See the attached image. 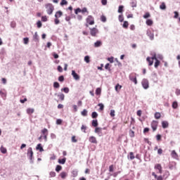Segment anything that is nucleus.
<instances>
[{"instance_id":"obj_1","label":"nucleus","mask_w":180,"mask_h":180,"mask_svg":"<svg viewBox=\"0 0 180 180\" xmlns=\"http://www.w3.org/2000/svg\"><path fill=\"white\" fill-rule=\"evenodd\" d=\"M27 157L29 158L30 164H33V149L32 148V147H30L27 149Z\"/></svg>"},{"instance_id":"obj_2","label":"nucleus","mask_w":180,"mask_h":180,"mask_svg":"<svg viewBox=\"0 0 180 180\" xmlns=\"http://www.w3.org/2000/svg\"><path fill=\"white\" fill-rule=\"evenodd\" d=\"M45 8L46 9V13L48 15H52L54 11V6L51 4H46L45 5Z\"/></svg>"},{"instance_id":"obj_3","label":"nucleus","mask_w":180,"mask_h":180,"mask_svg":"<svg viewBox=\"0 0 180 180\" xmlns=\"http://www.w3.org/2000/svg\"><path fill=\"white\" fill-rule=\"evenodd\" d=\"M141 85L143 89H148V88H150V83L148 82V79H142Z\"/></svg>"},{"instance_id":"obj_4","label":"nucleus","mask_w":180,"mask_h":180,"mask_svg":"<svg viewBox=\"0 0 180 180\" xmlns=\"http://www.w3.org/2000/svg\"><path fill=\"white\" fill-rule=\"evenodd\" d=\"M129 78L131 81V82H134L135 85H137V77H136L135 74L129 75Z\"/></svg>"},{"instance_id":"obj_5","label":"nucleus","mask_w":180,"mask_h":180,"mask_svg":"<svg viewBox=\"0 0 180 180\" xmlns=\"http://www.w3.org/2000/svg\"><path fill=\"white\" fill-rule=\"evenodd\" d=\"M86 23L89 25H94L95 20H94V17L92 15H88L87 18L86 19Z\"/></svg>"},{"instance_id":"obj_6","label":"nucleus","mask_w":180,"mask_h":180,"mask_svg":"<svg viewBox=\"0 0 180 180\" xmlns=\"http://www.w3.org/2000/svg\"><path fill=\"white\" fill-rule=\"evenodd\" d=\"M158 127V122L153 120L151 122V128L153 130V131H155V130H157V128Z\"/></svg>"},{"instance_id":"obj_7","label":"nucleus","mask_w":180,"mask_h":180,"mask_svg":"<svg viewBox=\"0 0 180 180\" xmlns=\"http://www.w3.org/2000/svg\"><path fill=\"white\" fill-rule=\"evenodd\" d=\"M95 133L99 136V137H102L103 136V133H102V128L101 127H96Z\"/></svg>"},{"instance_id":"obj_8","label":"nucleus","mask_w":180,"mask_h":180,"mask_svg":"<svg viewBox=\"0 0 180 180\" xmlns=\"http://www.w3.org/2000/svg\"><path fill=\"white\" fill-rule=\"evenodd\" d=\"M98 30L96 29V27H93L90 29V34L95 37L96 36V34L98 33Z\"/></svg>"},{"instance_id":"obj_9","label":"nucleus","mask_w":180,"mask_h":180,"mask_svg":"<svg viewBox=\"0 0 180 180\" xmlns=\"http://www.w3.org/2000/svg\"><path fill=\"white\" fill-rule=\"evenodd\" d=\"M146 34L149 37L150 40H154V33L151 32V30H148L146 31Z\"/></svg>"},{"instance_id":"obj_10","label":"nucleus","mask_w":180,"mask_h":180,"mask_svg":"<svg viewBox=\"0 0 180 180\" xmlns=\"http://www.w3.org/2000/svg\"><path fill=\"white\" fill-rule=\"evenodd\" d=\"M89 141L93 144H98V141H96V138L94 136H91L89 138Z\"/></svg>"},{"instance_id":"obj_11","label":"nucleus","mask_w":180,"mask_h":180,"mask_svg":"<svg viewBox=\"0 0 180 180\" xmlns=\"http://www.w3.org/2000/svg\"><path fill=\"white\" fill-rule=\"evenodd\" d=\"M72 75L74 79H75L76 81L79 80V75H78V74H77V72H75V70H72Z\"/></svg>"},{"instance_id":"obj_12","label":"nucleus","mask_w":180,"mask_h":180,"mask_svg":"<svg viewBox=\"0 0 180 180\" xmlns=\"http://www.w3.org/2000/svg\"><path fill=\"white\" fill-rule=\"evenodd\" d=\"M155 169H158L159 171V174H162V167L160 164H157L155 166Z\"/></svg>"},{"instance_id":"obj_13","label":"nucleus","mask_w":180,"mask_h":180,"mask_svg":"<svg viewBox=\"0 0 180 180\" xmlns=\"http://www.w3.org/2000/svg\"><path fill=\"white\" fill-rule=\"evenodd\" d=\"M172 158H174V160H178V153L175 150H172L171 153Z\"/></svg>"},{"instance_id":"obj_14","label":"nucleus","mask_w":180,"mask_h":180,"mask_svg":"<svg viewBox=\"0 0 180 180\" xmlns=\"http://www.w3.org/2000/svg\"><path fill=\"white\" fill-rule=\"evenodd\" d=\"M169 126V124L167 122V121H162V129H167V127Z\"/></svg>"},{"instance_id":"obj_15","label":"nucleus","mask_w":180,"mask_h":180,"mask_svg":"<svg viewBox=\"0 0 180 180\" xmlns=\"http://www.w3.org/2000/svg\"><path fill=\"white\" fill-rule=\"evenodd\" d=\"M55 96H58V98H59V99H60V101H64V98H65L64 94L60 93V94H58L57 93H56Z\"/></svg>"},{"instance_id":"obj_16","label":"nucleus","mask_w":180,"mask_h":180,"mask_svg":"<svg viewBox=\"0 0 180 180\" xmlns=\"http://www.w3.org/2000/svg\"><path fill=\"white\" fill-rule=\"evenodd\" d=\"M68 175V174H67V172H62L60 174V178H62V179H65V178H67Z\"/></svg>"},{"instance_id":"obj_17","label":"nucleus","mask_w":180,"mask_h":180,"mask_svg":"<svg viewBox=\"0 0 180 180\" xmlns=\"http://www.w3.org/2000/svg\"><path fill=\"white\" fill-rule=\"evenodd\" d=\"M146 61H148V65H150V66H151V65H153V64H154V60L150 57H148L146 58Z\"/></svg>"},{"instance_id":"obj_18","label":"nucleus","mask_w":180,"mask_h":180,"mask_svg":"<svg viewBox=\"0 0 180 180\" xmlns=\"http://www.w3.org/2000/svg\"><path fill=\"white\" fill-rule=\"evenodd\" d=\"M61 16H63V12L61 11H57L55 14L56 18H61Z\"/></svg>"},{"instance_id":"obj_19","label":"nucleus","mask_w":180,"mask_h":180,"mask_svg":"<svg viewBox=\"0 0 180 180\" xmlns=\"http://www.w3.org/2000/svg\"><path fill=\"white\" fill-rule=\"evenodd\" d=\"M33 40H34V41H35V42L39 41V34H37V32H36L34 33V34L33 35Z\"/></svg>"},{"instance_id":"obj_20","label":"nucleus","mask_w":180,"mask_h":180,"mask_svg":"<svg viewBox=\"0 0 180 180\" xmlns=\"http://www.w3.org/2000/svg\"><path fill=\"white\" fill-rule=\"evenodd\" d=\"M36 149L39 150L40 151V153H42V151H44V149H43V147L41 146V143H39L37 146Z\"/></svg>"},{"instance_id":"obj_21","label":"nucleus","mask_w":180,"mask_h":180,"mask_svg":"<svg viewBox=\"0 0 180 180\" xmlns=\"http://www.w3.org/2000/svg\"><path fill=\"white\" fill-rule=\"evenodd\" d=\"M115 89L116 91V92H120V89H122V85L117 84H116V86H115Z\"/></svg>"},{"instance_id":"obj_22","label":"nucleus","mask_w":180,"mask_h":180,"mask_svg":"<svg viewBox=\"0 0 180 180\" xmlns=\"http://www.w3.org/2000/svg\"><path fill=\"white\" fill-rule=\"evenodd\" d=\"M72 176H73V178L78 176V171L77 169L72 171Z\"/></svg>"},{"instance_id":"obj_23","label":"nucleus","mask_w":180,"mask_h":180,"mask_svg":"<svg viewBox=\"0 0 180 180\" xmlns=\"http://www.w3.org/2000/svg\"><path fill=\"white\" fill-rule=\"evenodd\" d=\"M66 161H67V158H63V159H59L58 160V163L62 164V165H64V164H65Z\"/></svg>"},{"instance_id":"obj_24","label":"nucleus","mask_w":180,"mask_h":180,"mask_svg":"<svg viewBox=\"0 0 180 180\" xmlns=\"http://www.w3.org/2000/svg\"><path fill=\"white\" fill-rule=\"evenodd\" d=\"M101 46H102V42L99 40L96 41L95 43H94V47H101Z\"/></svg>"},{"instance_id":"obj_25","label":"nucleus","mask_w":180,"mask_h":180,"mask_svg":"<svg viewBox=\"0 0 180 180\" xmlns=\"http://www.w3.org/2000/svg\"><path fill=\"white\" fill-rule=\"evenodd\" d=\"M43 136L49 135V130L46 128H44L41 131Z\"/></svg>"},{"instance_id":"obj_26","label":"nucleus","mask_w":180,"mask_h":180,"mask_svg":"<svg viewBox=\"0 0 180 180\" xmlns=\"http://www.w3.org/2000/svg\"><path fill=\"white\" fill-rule=\"evenodd\" d=\"M81 115L82 116H84V117L88 116V110H86V109H84L82 112H81Z\"/></svg>"},{"instance_id":"obj_27","label":"nucleus","mask_w":180,"mask_h":180,"mask_svg":"<svg viewBox=\"0 0 180 180\" xmlns=\"http://www.w3.org/2000/svg\"><path fill=\"white\" fill-rule=\"evenodd\" d=\"M27 113L28 115H32V114L34 113V108H27Z\"/></svg>"},{"instance_id":"obj_28","label":"nucleus","mask_w":180,"mask_h":180,"mask_svg":"<svg viewBox=\"0 0 180 180\" xmlns=\"http://www.w3.org/2000/svg\"><path fill=\"white\" fill-rule=\"evenodd\" d=\"M91 124L94 127H98V120H93Z\"/></svg>"},{"instance_id":"obj_29","label":"nucleus","mask_w":180,"mask_h":180,"mask_svg":"<svg viewBox=\"0 0 180 180\" xmlns=\"http://www.w3.org/2000/svg\"><path fill=\"white\" fill-rule=\"evenodd\" d=\"M160 9H162V11H165L167 9V6L165 5V3L162 2L161 5L160 6Z\"/></svg>"},{"instance_id":"obj_30","label":"nucleus","mask_w":180,"mask_h":180,"mask_svg":"<svg viewBox=\"0 0 180 180\" xmlns=\"http://www.w3.org/2000/svg\"><path fill=\"white\" fill-rule=\"evenodd\" d=\"M122 27H124V29H127L129 27V22L124 21V23L122 25Z\"/></svg>"},{"instance_id":"obj_31","label":"nucleus","mask_w":180,"mask_h":180,"mask_svg":"<svg viewBox=\"0 0 180 180\" xmlns=\"http://www.w3.org/2000/svg\"><path fill=\"white\" fill-rule=\"evenodd\" d=\"M60 5V6H64V5H68V1H67V0H61Z\"/></svg>"},{"instance_id":"obj_32","label":"nucleus","mask_w":180,"mask_h":180,"mask_svg":"<svg viewBox=\"0 0 180 180\" xmlns=\"http://www.w3.org/2000/svg\"><path fill=\"white\" fill-rule=\"evenodd\" d=\"M91 117H92V119H96V117H98V112H93L92 113H91Z\"/></svg>"},{"instance_id":"obj_33","label":"nucleus","mask_w":180,"mask_h":180,"mask_svg":"<svg viewBox=\"0 0 180 180\" xmlns=\"http://www.w3.org/2000/svg\"><path fill=\"white\" fill-rule=\"evenodd\" d=\"M123 8H124V6H120L118 8V13H123Z\"/></svg>"},{"instance_id":"obj_34","label":"nucleus","mask_w":180,"mask_h":180,"mask_svg":"<svg viewBox=\"0 0 180 180\" xmlns=\"http://www.w3.org/2000/svg\"><path fill=\"white\" fill-rule=\"evenodd\" d=\"M119 22H123L124 20V17H123V14H121L118 16Z\"/></svg>"},{"instance_id":"obj_35","label":"nucleus","mask_w":180,"mask_h":180,"mask_svg":"<svg viewBox=\"0 0 180 180\" xmlns=\"http://www.w3.org/2000/svg\"><path fill=\"white\" fill-rule=\"evenodd\" d=\"M102 89L101 88H97L96 89V95H101Z\"/></svg>"},{"instance_id":"obj_36","label":"nucleus","mask_w":180,"mask_h":180,"mask_svg":"<svg viewBox=\"0 0 180 180\" xmlns=\"http://www.w3.org/2000/svg\"><path fill=\"white\" fill-rule=\"evenodd\" d=\"M84 61H85V63H86L87 64H89V63H90V60H89V56H86L85 57H84Z\"/></svg>"},{"instance_id":"obj_37","label":"nucleus","mask_w":180,"mask_h":180,"mask_svg":"<svg viewBox=\"0 0 180 180\" xmlns=\"http://www.w3.org/2000/svg\"><path fill=\"white\" fill-rule=\"evenodd\" d=\"M61 91H63V92H65V94H68V92H70V89L68 87H65V88L62 89Z\"/></svg>"},{"instance_id":"obj_38","label":"nucleus","mask_w":180,"mask_h":180,"mask_svg":"<svg viewBox=\"0 0 180 180\" xmlns=\"http://www.w3.org/2000/svg\"><path fill=\"white\" fill-rule=\"evenodd\" d=\"M158 65H160V60H158V59H156L154 65L155 68H158Z\"/></svg>"},{"instance_id":"obj_39","label":"nucleus","mask_w":180,"mask_h":180,"mask_svg":"<svg viewBox=\"0 0 180 180\" xmlns=\"http://www.w3.org/2000/svg\"><path fill=\"white\" fill-rule=\"evenodd\" d=\"M56 177V172H51L49 173V178H54Z\"/></svg>"},{"instance_id":"obj_40","label":"nucleus","mask_w":180,"mask_h":180,"mask_svg":"<svg viewBox=\"0 0 180 180\" xmlns=\"http://www.w3.org/2000/svg\"><path fill=\"white\" fill-rule=\"evenodd\" d=\"M172 108L173 109H176V108H178V102L174 101L172 103Z\"/></svg>"},{"instance_id":"obj_41","label":"nucleus","mask_w":180,"mask_h":180,"mask_svg":"<svg viewBox=\"0 0 180 180\" xmlns=\"http://www.w3.org/2000/svg\"><path fill=\"white\" fill-rule=\"evenodd\" d=\"M60 169H63V167H61V165H57L56 167V172H60Z\"/></svg>"},{"instance_id":"obj_42","label":"nucleus","mask_w":180,"mask_h":180,"mask_svg":"<svg viewBox=\"0 0 180 180\" xmlns=\"http://www.w3.org/2000/svg\"><path fill=\"white\" fill-rule=\"evenodd\" d=\"M0 150L2 154H6V148H4L3 146L1 147Z\"/></svg>"},{"instance_id":"obj_43","label":"nucleus","mask_w":180,"mask_h":180,"mask_svg":"<svg viewBox=\"0 0 180 180\" xmlns=\"http://www.w3.org/2000/svg\"><path fill=\"white\" fill-rule=\"evenodd\" d=\"M146 25H147L148 26H151V25H153V21H152L151 20H150V19H148V20H146Z\"/></svg>"},{"instance_id":"obj_44","label":"nucleus","mask_w":180,"mask_h":180,"mask_svg":"<svg viewBox=\"0 0 180 180\" xmlns=\"http://www.w3.org/2000/svg\"><path fill=\"white\" fill-rule=\"evenodd\" d=\"M129 157V160H134V154L133 153V152L129 153V156H128V158Z\"/></svg>"},{"instance_id":"obj_45","label":"nucleus","mask_w":180,"mask_h":180,"mask_svg":"<svg viewBox=\"0 0 180 180\" xmlns=\"http://www.w3.org/2000/svg\"><path fill=\"white\" fill-rule=\"evenodd\" d=\"M53 88H60V84L57 82H53Z\"/></svg>"},{"instance_id":"obj_46","label":"nucleus","mask_w":180,"mask_h":180,"mask_svg":"<svg viewBox=\"0 0 180 180\" xmlns=\"http://www.w3.org/2000/svg\"><path fill=\"white\" fill-rule=\"evenodd\" d=\"M81 130H82V131H83L84 133H86V126H85V125H82Z\"/></svg>"},{"instance_id":"obj_47","label":"nucleus","mask_w":180,"mask_h":180,"mask_svg":"<svg viewBox=\"0 0 180 180\" xmlns=\"http://www.w3.org/2000/svg\"><path fill=\"white\" fill-rule=\"evenodd\" d=\"M155 117L156 119H160V118L161 117V113H160V112H155Z\"/></svg>"},{"instance_id":"obj_48","label":"nucleus","mask_w":180,"mask_h":180,"mask_svg":"<svg viewBox=\"0 0 180 180\" xmlns=\"http://www.w3.org/2000/svg\"><path fill=\"white\" fill-rule=\"evenodd\" d=\"M81 13H88V9L86 8V7H84L82 10H81Z\"/></svg>"},{"instance_id":"obj_49","label":"nucleus","mask_w":180,"mask_h":180,"mask_svg":"<svg viewBox=\"0 0 180 180\" xmlns=\"http://www.w3.org/2000/svg\"><path fill=\"white\" fill-rule=\"evenodd\" d=\"M98 106L100 107L99 110H103L105 105L103 103H98Z\"/></svg>"},{"instance_id":"obj_50","label":"nucleus","mask_w":180,"mask_h":180,"mask_svg":"<svg viewBox=\"0 0 180 180\" xmlns=\"http://www.w3.org/2000/svg\"><path fill=\"white\" fill-rule=\"evenodd\" d=\"M101 22H103V23H105V22H106V17L105 15H101Z\"/></svg>"},{"instance_id":"obj_51","label":"nucleus","mask_w":180,"mask_h":180,"mask_svg":"<svg viewBox=\"0 0 180 180\" xmlns=\"http://www.w3.org/2000/svg\"><path fill=\"white\" fill-rule=\"evenodd\" d=\"M24 44H29V38L25 37L23 39Z\"/></svg>"},{"instance_id":"obj_52","label":"nucleus","mask_w":180,"mask_h":180,"mask_svg":"<svg viewBox=\"0 0 180 180\" xmlns=\"http://www.w3.org/2000/svg\"><path fill=\"white\" fill-rule=\"evenodd\" d=\"M37 25L38 29H40V27H41V26H42L41 21L38 20L37 22Z\"/></svg>"},{"instance_id":"obj_53","label":"nucleus","mask_w":180,"mask_h":180,"mask_svg":"<svg viewBox=\"0 0 180 180\" xmlns=\"http://www.w3.org/2000/svg\"><path fill=\"white\" fill-rule=\"evenodd\" d=\"M80 12H81V8H77L75 10V15H78L79 13H80Z\"/></svg>"},{"instance_id":"obj_54","label":"nucleus","mask_w":180,"mask_h":180,"mask_svg":"<svg viewBox=\"0 0 180 180\" xmlns=\"http://www.w3.org/2000/svg\"><path fill=\"white\" fill-rule=\"evenodd\" d=\"M174 19H178V17L179 16V13H178V11H174Z\"/></svg>"},{"instance_id":"obj_55","label":"nucleus","mask_w":180,"mask_h":180,"mask_svg":"<svg viewBox=\"0 0 180 180\" xmlns=\"http://www.w3.org/2000/svg\"><path fill=\"white\" fill-rule=\"evenodd\" d=\"M0 95L1 97L3 98H6V93H4V91H0Z\"/></svg>"},{"instance_id":"obj_56","label":"nucleus","mask_w":180,"mask_h":180,"mask_svg":"<svg viewBox=\"0 0 180 180\" xmlns=\"http://www.w3.org/2000/svg\"><path fill=\"white\" fill-rule=\"evenodd\" d=\"M143 18L144 19H147L148 18H150V13H146L144 15H143Z\"/></svg>"},{"instance_id":"obj_57","label":"nucleus","mask_w":180,"mask_h":180,"mask_svg":"<svg viewBox=\"0 0 180 180\" xmlns=\"http://www.w3.org/2000/svg\"><path fill=\"white\" fill-rule=\"evenodd\" d=\"M11 27H13V28L16 27V22H14V21H12V22H11Z\"/></svg>"},{"instance_id":"obj_58","label":"nucleus","mask_w":180,"mask_h":180,"mask_svg":"<svg viewBox=\"0 0 180 180\" xmlns=\"http://www.w3.org/2000/svg\"><path fill=\"white\" fill-rule=\"evenodd\" d=\"M110 115L111 117H115V110H111Z\"/></svg>"},{"instance_id":"obj_59","label":"nucleus","mask_w":180,"mask_h":180,"mask_svg":"<svg viewBox=\"0 0 180 180\" xmlns=\"http://www.w3.org/2000/svg\"><path fill=\"white\" fill-rule=\"evenodd\" d=\"M58 81H59L60 82H64V76H63V75L60 76V77H58Z\"/></svg>"},{"instance_id":"obj_60","label":"nucleus","mask_w":180,"mask_h":180,"mask_svg":"<svg viewBox=\"0 0 180 180\" xmlns=\"http://www.w3.org/2000/svg\"><path fill=\"white\" fill-rule=\"evenodd\" d=\"M129 136H130V137H134V131L130 130L129 131Z\"/></svg>"},{"instance_id":"obj_61","label":"nucleus","mask_w":180,"mask_h":180,"mask_svg":"<svg viewBox=\"0 0 180 180\" xmlns=\"http://www.w3.org/2000/svg\"><path fill=\"white\" fill-rule=\"evenodd\" d=\"M61 123H63V120L61 119H58L56 120V124H61Z\"/></svg>"},{"instance_id":"obj_62","label":"nucleus","mask_w":180,"mask_h":180,"mask_svg":"<svg viewBox=\"0 0 180 180\" xmlns=\"http://www.w3.org/2000/svg\"><path fill=\"white\" fill-rule=\"evenodd\" d=\"M42 22H47V16H42L41 17Z\"/></svg>"},{"instance_id":"obj_63","label":"nucleus","mask_w":180,"mask_h":180,"mask_svg":"<svg viewBox=\"0 0 180 180\" xmlns=\"http://www.w3.org/2000/svg\"><path fill=\"white\" fill-rule=\"evenodd\" d=\"M176 95L177 96H179V95H180V89H176Z\"/></svg>"},{"instance_id":"obj_64","label":"nucleus","mask_w":180,"mask_h":180,"mask_svg":"<svg viewBox=\"0 0 180 180\" xmlns=\"http://www.w3.org/2000/svg\"><path fill=\"white\" fill-rule=\"evenodd\" d=\"M108 61L110 63H113V56H111L110 58H108Z\"/></svg>"}]
</instances>
